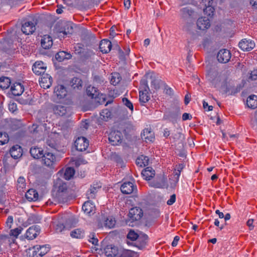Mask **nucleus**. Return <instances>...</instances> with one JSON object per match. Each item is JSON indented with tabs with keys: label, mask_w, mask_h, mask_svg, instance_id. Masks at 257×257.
I'll use <instances>...</instances> for the list:
<instances>
[{
	"label": "nucleus",
	"mask_w": 257,
	"mask_h": 257,
	"mask_svg": "<svg viewBox=\"0 0 257 257\" xmlns=\"http://www.w3.org/2000/svg\"><path fill=\"white\" fill-rule=\"evenodd\" d=\"M246 104L251 109L257 107V96L255 95H250L247 99Z\"/></svg>",
	"instance_id": "obj_38"
},
{
	"label": "nucleus",
	"mask_w": 257,
	"mask_h": 257,
	"mask_svg": "<svg viewBox=\"0 0 257 257\" xmlns=\"http://www.w3.org/2000/svg\"><path fill=\"white\" fill-rule=\"evenodd\" d=\"M180 107L176 106L173 109L168 111V113L165 115V118L175 123L180 118Z\"/></svg>",
	"instance_id": "obj_8"
},
{
	"label": "nucleus",
	"mask_w": 257,
	"mask_h": 257,
	"mask_svg": "<svg viewBox=\"0 0 257 257\" xmlns=\"http://www.w3.org/2000/svg\"><path fill=\"white\" fill-rule=\"evenodd\" d=\"M148 240V235L145 233H141L136 242L134 243V245L140 249H143L147 245Z\"/></svg>",
	"instance_id": "obj_14"
},
{
	"label": "nucleus",
	"mask_w": 257,
	"mask_h": 257,
	"mask_svg": "<svg viewBox=\"0 0 257 257\" xmlns=\"http://www.w3.org/2000/svg\"><path fill=\"white\" fill-rule=\"evenodd\" d=\"M38 193L33 189H29L25 194V197L29 201H36L38 198Z\"/></svg>",
	"instance_id": "obj_37"
},
{
	"label": "nucleus",
	"mask_w": 257,
	"mask_h": 257,
	"mask_svg": "<svg viewBox=\"0 0 257 257\" xmlns=\"http://www.w3.org/2000/svg\"><path fill=\"white\" fill-rule=\"evenodd\" d=\"M140 101L142 105H144L145 103L148 102L150 99L149 91H140Z\"/></svg>",
	"instance_id": "obj_43"
},
{
	"label": "nucleus",
	"mask_w": 257,
	"mask_h": 257,
	"mask_svg": "<svg viewBox=\"0 0 257 257\" xmlns=\"http://www.w3.org/2000/svg\"><path fill=\"white\" fill-rule=\"evenodd\" d=\"M55 189L56 191L53 192L52 196L56 202L64 203L67 200V185L61 179H57L55 183Z\"/></svg>",
	"instance_id": "obj_1"
},
{
	"label": "nucleus",
	"mask_w": 257,
	"mask_h": 257,
	"mask_svg": "<svg viewBox=\"0 0 257 257\" xmlns=\"http://www.w3.org/2000/svg\"><path fill=\"white\" fill-rule=\"evenodd\" d=\"M133 130V125L128 122H121L118 124L117 131L127 136Z\"/></svg>",
	"instance_id": "obj_17"
},
{
	"label": "nucleus",
	"mask_w": 257,
	"mask_h": 257,
	"mask_svg": "<svg viewBox=\"0 0 257 257\" xmlns=\"http://www.w3.org/2000/svg\"><path fill=\"white\" fill-rule=\"evenodd\" d=\"M248 79L250 80H257V70L255 69L251 71L250 73V76Z\"/></svg>",
	"instance_id": "obj_64"
},
{
	"label": "nucleus",
	"mask_w": 257,
	"mask_h": 257,
	"mask_svg": "<svg viewBox=\"0 0 257 257\" xmlns=\"http://www.w3.org/2000/svg\"><path fill=\"white\" fill-rule=\"evenodd\" d=\"M196 25L198 29L205 30L208 29L210 26V21L208 18L201 17L198 19Z\"/></svg>",
	"instance_id": "obj_19"
},
{
	"label": "nucleus",
	"mask_w": 257,
	"mask_h": 257,
	"mask_svg": "<svg viewBox=\"0 0 257 257\" xmlns=\"http://www.w3.org/2000/svg\"><path fill=\"white\" fill-rule=\"evenodd\" d=\"M33 249L35 254H38L41 257L44 256L49 251V247L47 245H36L33 246Z\"/></svg>",
	"instance_id": "obj_27"
},
{
	"label": "nucleus",
	"mask_w": 257,
	"mask_h": 257,
	"mask_svg": "<svg viewBox=\"0 0 257 257\" xmlns=\"http://www.w3.org/2000/svg\"><path fill=\"white\" fill-rule=\"evenodd\" d=\"M42 157V162L46 166L50 167L53 165L56 161L55 152L53 151H46L43 152Z\"/></svg>",
	"instance_id": "obj_3"
},
{
	"label": "nucleus",
	"mask_w": 257,
	"mask_h": 257,
	"mask_svg": "<svg viewBox=\"0 0 257 257\" xmlns=\"http://www.w3.org/2000/svg\"><path fill=\"white\" fill-rule=\"evenodd\" d=\"M141 138L146 142H153L155 139L154 133L151 128H145L141 134Z\"/></svg>",
	"instance_id": "obj_24"
},
{
	"label": "nucleus",
	"mask_w": 257,
	"mask_h": 257,
	"mask_svg": "<svg viewBox=\"0 0 257 257\" xmlns=\"http://www.w3.org/2000/svg\"><path fill=\"white\" fill-rule=\"evenodd\" d=\"M201 4L204 6L203 10L205 14L208 16L213 15L214 9L212 6L213 0H201Z\"/></svg>",
	"instance_id": "obj_15"
},
{
	"label": "nucleus",
	"mask_w": 257,
	"mask_h": 257,
	"mask_svg": "<svg viewBox=\"0 0 257 257\" xmlns=\"http://www.w3.org/2000/svg\"><path fill=\"white\" fill-rule=\"evenodd\" d=\"M241 86L240 84L236 86V87H230V92H228L230 95H234L239 92L241 89Z\"/></svg>",
	"instance_id": "obj_60"
},
{
	"label": "nucleus",
	"mask_w": 257,
	"mask_h": 257,
	"mask_svg": "<svg viewBox=\"0 0 257 257\" xmlns=\"http://www.w3.org/2000/svg\"><path fill=\"white\" fill-rule=\"evenodd\" d=\"M82 81L81 79L74 77L69 82L68 85L70 86L73 89H79L80 87H82Z\"/></svg>",
	"instance_id": "obj_39"
},
{
	"label": "nucleus",
	"mask_w": 257,
	"mask_h": 257,
	"mask_svg": "<svg viewBox=\"0 0 257 257\" xmlns=\"http://www.w3.org/2000/svg\"><path fill=\"white\" fill-rule=\"evenodd\" d=\"M22 230L23 228L22 227L16 228L14 229H12L10 231V233L6 235H9L11 238H13L14 240V238L17 237V236L21 233Z\"/></svg>",
	"instance_id": "obj_49"
},
{
	"label": "nucleus",
	"mask_w": 257,
	"mask_h": 257,
	"mask_svg": "<svg viewBox=\"0 0 257 257\" xmlns=\"http://www.w3.org/2000/svg\"><path fill=\"white\" fill-rule=\"evenodd\" d=\"M11 84V80L7 77H1L0 78V87L5 89L9 87Z\"/></svg>",
	"instance_id": "obj_44"
},
{
	"label": "nucleus",
	"mask_w": 257,
	"mask_h": 257,
	"mask_svg": "<svg viewBox=\"0 0 257 257\" xmlns=\"http://www.w3.org/2000/svg\"><path fill=\"white\" fill-rule=\"evenodd\" d=\"M167 178L164 174H160L154 180L153 186L156 188H167L168 185L167 182Z\"/></svg>",
	"instance_id": "obj_9"
},
{
	"label": "nucleus",
	"mask_w": 257,
	"mask_h": 257,
	"mask_svg": "<svg viewBox=\"0 0 257 257\" xmlns=\"http://www.w3.org/2000/svg\"><path fill=\"white\" fill-rule=\"evenodd\" d=\"M9 140V136L6 133L0 132V145H3L7 143Z\"/></svg>",
	"instance_id": "obj_55"
},
{
	"label": "nucleus",
	"mask_w": 257,
	"mask_h": 257,
	"mask_svg": "<svg viewBox=\"0 0 257 257\" xmlns=\"http://www.w3.org/2000/svg\"><path fill=\"white\" fill-rule=\"evenodd\" d=\"M88 241L94 245H97L98 244V240L94 232L90 233L89 235L88 236Z\"/></svg>",
	"instance_id": "obj_54"
},
{
	"label": "nucleus",
	"mask_w": 257,
	"mask_h": 257,
	"mask_svg": "<svg viewBox=\"0 0 257 257\" xmlns=\"http://www.w3.org/2000/svg\"><path fill=\"white\" fill-rule=\"evenodd\" d=\"M13 242H14V239L11 238L9 235H1L0 251L2 249V247H6L8 245H10Z\"/></svg>",
	"instance_id": "obj_32"
},
{
	"label": "nucleus",
	"mask_w": 257,
	"mask_h": 257,
	"mask_svg": "<svg viewBox=\"0 0 257 257\" xmlns=\"http://www.w3.org/2000/svg\"><path fill=\"white\" fill-rule=\"evenodd\" d=\"M218 87L220 88V90L222 91L224 93H227V92H230L229 88L227 87L226 78L222 79V81L220 83V86Z\"/></svg>",
	"instance_id": "obj_53"
},
{
	"label": "nucleus",
	"mask_w": 257,
	"mask_h": 257,
	"mask_svg": "<svg viewBox=\"0 0 257 257\" xmlns=\"http://www.w3.org/2000/svg\"><path fill=\"white\" fill-rule=\"evenodd\" d=\"M42 75L41 80H40V85L44 88H48L50 87L52 84V78L48 74L43 73Z\"/></svg>",
	"instance_id": "obj_18"
},
{
	"label": "nucleus",
	"mask_w": 257,
	"mask_h": 257,
	"mask_svg": "<svg viewBox=\"0 0 257 257\" xmlns=\"http://www.w3.org/2000/svg\"><path fill=\"white\" fill-rule=\"evenodd\" d=\"M10 128L13 131H16L23 126V123L20 119L12 118L10 119L9 123Z\"/></svg>",
	"instance_id": "obj_36"
},
{
	"label": "nucleus",
	"mask_w": 257,
	"mask_h": 257,
	"mask_svg": "<svg viewBox=\"0 0 257 257\" xmlns=\"http://www.w3.org/2000/svg\"><path fill=\"white\" fill-rule=\"evenodd\" d=\"M10 153L12 158L17 159L22 156L23 150L20 146L16 145L12 147Z\"/></svg>",
	"instance_id": "obj_25"
},
{
	"label": "nucleus",
	"mask_w": 257,
	"mask_h": 257,
	"mask_svg": "<svg viewBox=\"0 0 257 257\" xmlns=\"http://www.w3.org/2000/svg\"><path fill=\"white\" fill-rule=\"evenodd\" d=\"M71 219H69L66 221L65 225L60 222L58 223L55 227L56 231L57 232H61L65 230H69L72 226V224H71Z\"/></svg>",
	"instance_id": "obj_34"
},
{
	"label": "nucleus",
	"mask_w": 257,
	"mask_h": 257,
	"mask_svg": "<svg viewBox=\"0 0 257 257\" xmlns=\"http://www.w3.org/2000/svg\"><path fill=\"white\" fill-rule=\"evenodd\" d=\"M150 77L151 79H152L151 82L152 86L156 90L159 89L160 88L159 81L154 79L152 75H151Z\"/></svg>",
	"instance_id": "obj_62"
},
{
	"label": "nucleus",
	"mask_w": 257,
	"mask_h": 257,
	"mask_svg": "<svg viewBox=\"0 0 257 257\" xmlns=\"http://www.w3.org/2000/svg\"><path fill=\"white\" fill-rule=\"evenodd\" d=\"M53 45L52 38L49 35H44L41 40V46L45 49H49Z\"/></svg>",
	"instance_id": "obj_35"
},
{
	"label": "nucleus",
	"mask_w": 257,
	"mask_h": 257,
	"mask_svg": "<svg viewBox=\"0 0 257 257\" xmlns=\"http://www.w3.org/2000/svg\"><path fill=\"white\" fill-rule=\"evenodd\" d=\"M40 232V228L38 225H33L29 227L26 233V237L28 239L36 238Z\"/></svg>",
	"instance_id": "obj_16"
},
{
	"label": "nucleus",
	"mask_w": 257,
	"mask_h": 257,
	"mask_svg": "<svg viewBox=\"0 0 257 257\" xmlns=\"http://www.w3.org/2000/svg\"><path fill=\"white\" fill-rule=\"evenodd\" d=\"M193 28H195V26L192 21H185V24L183 27V29L185 31L191 34H194L195 33L193 31Z\"/></svg>",
	"instance_id": "obj_52"
},
{
	"label": "nucleus",
	"mask_w": 257,
	"mask_h": 257,
	"mask_svg": "<svg viewBox=\"0 0 257 257\" xmlns=\"http://www.w3.org/2000/svg\"><path fill=\"white\" fill-rule=\"evenodd\" d=\"M231 58L230 52L226 49H222L219 51L217 54V59L219 62L221 63H226L228 62Z\"/></svg>",
	"instance_id": "obj_7"
},
{
	"label": "nucleus",
	"mask_w": 257,
	"mask_h": 257,
	"mask_svg": "<svg viewBox=\"0 0 257 257\" xmlns=\"http://www.w3.org/2000/svg\"><path fill=\"white\" fill-rule=\"evenodd\" d=\"M123 104L128 107L132 111L134 110L133 103L126 98H123L122 99Z\"/></svg>",
	"instance_id": "obj_61"
},
{
	"label": "nucleus",
	"mask_w": 257,
	"mask_h": 257,
	"mask_svg": "<svg viewBox=\"0 0 257 257\" xmlns=\"http://www.w3.org/2000/svg\"><path fill=\"white\" fill-rule=\"evenodd\" d=\"M95 205L90 201L85 202L82 207L84 213L89 215L95 213Z\"/></svg>",
	"instance_id": "obj_26"
},
{
	"label": "nucleus",
	"mask_w": 257,
	"mask_h": 257,
	"mask_svg": "<svg viewBox=\"0 0 257 257\" xmlns=\"http://www.w3.org/2000/svg\"><path fill=\"white\" fill-rule=\"evenodd\" d=\"M37 20H33L32 21H27L24 22L22 26L21 30L23 33L26 35L33 34L36 30V25Z\"/></svg>",
	"instance_id": "obj_5"
},
{
	"label": "nucleus",
	"mask_w": 257,
	"mask_h": 257,
	"mask_svg": "<svg viewBox=\"0 0 257 257\" xmlns=\"http://www.w3.org/2000/svg\"><path fill=\"white\" fill-rule=\"evenodd\" d=\"M149 159L148 157L142 155L136 160V164L141 167H145L149 164Z\"/></svg>",
	"instance_id": "obj_40"
},
{
	"label": "nucleus",
	"mask_w": 257,
	"mask_h": 257,
	"mask_svg": "<svg viewBox=\"0 0 257 257\" xmlns=\"http://www.w3.org/2000/svg\"><path fill=\"white\" fill-rule=\"evenodd\" d=\"M140 234L135 232L134 230H131L127 235V238L131 240H137Z\"/></svg>",
	"instance_id": "obj_58"
},
{
	"label": "nucleus",
	"mask_w": 257,
	"mask_h": 257,
	"mask_svg": "<svg viewBox=\"0 0 257 257\" xmlns=\"http://www.w3.org/2000/svg\"><path fill=\"white\" fill-rule=\"evenodd\" d=\"M120 190L123 194H130L133 193L135 190H137V188L133 183L127 182L123 183L121 185Z\"/></svg>",
	"instance_id": "obj_20"
},
{
	"label": "nucleus",
	"mask_w": 257,
	"mask_h": 257,
	"mask_svg": "<svg viewBox=\"0 0 257 257\" xmlns=\"http://www.w3.org/2000/svg\"><path fill=\"white\" fill-rule=\"evenodd\" d=\"M75 170L72 167H68L66 169L64 174V178L66 180H69L71 179L75 174Z\"/></svg>",
	"instance_id": "obj_46"
},
{
	"label": "nucleus",
	"mask_w": 257,
	"mask_h": 257,
	"mask_svg": "<svg viewBox=\"0 0 257 257\" xmlns=\"http://www.w3.org/2000/svg\"><path fill=\"white\" fill-rule=\"evenodd\" d=\"M43 152L41 148L37 147L32 148L30 151L31 156L35 159L41 158Z\"/></svg>",
	"instance_id": "obj_42"
},
{
	"label": "nucleus",
	"mask_w": 257,
	"mask_h": 257,
	"mask_svg": "<svg viewBox=\"0 0 257 257\" xmlns=\"http://www.w3.org/2000/svg\"><path fill=\"white\" fill-rule=\"evenodd\" d=\"M67 57L66 53L64 51H60L55 55L56 59L59 62H62Z\"/></svg>",
	"instance_id": "obj_56"
},
{
	"label": "nucleus",
	"mask_w": 257,
	"mask_h": 257,
	"mask_svg": "<svg viewBox=\"0 0 257 257\" xmlns=\"http://www.w3.org/2000/svg\"><path fill=\"white\" fill-rule=\"evenodd\" d=\"M41 217L37 214H31L28 219L29 224L38 223L40 222Z\"/></svg>",
	"instance_id": "obj_51"
},
{
	"label": "nucleus",
	"mask_w": 257,
	"mask_h": 257,
	"mask_svg": "<svg viewBox=\"0 0 257 257\" xmlns=\"http://www.w3.org/2000/svg\"><path fill=\"white\" fill-rule=\"evenodd\" d=\"M181 17L185 21H192L194 15V11L189 7H185L180 10Z\"/></svg>",
	"instance_id": "obj_12"
},
{
	"label": "nucleus",
	"mask_w": 257,
	"mask_h": 257,
	"mask_svg": "<svg viewBox=\"0 0 257 257\" xmlns=\"http://www.w3.org/2000/svg\"><path fill=\"white\" fill-rule=\"evenodd\" d=\"M104 226L109 228H112L115 224V220L112 217L104 218Z\"/></svg>",
	"instance_id": "obj_50"
},
{
	"label": "nucleus",
	"mask_w": 257,
	"mask_h": 257,
	"mask_svg": "<svg viewBox=\"0 0 257 257\" xmlns=\"http://www.w3.org/2000/svg\"><path fill=\"white\" fill-rule=\"evenodd\" d=\"M143 215V212L139 207L131 208L129 211L128 216L133 221H138L141 219Z\"/></svg>",
	"instance_id": "obj_13"
},
{
	"label": "nucleus",
	"mask_w": 257,
	"mask_h": 257,
	"mask_svg": "<svg viewBox=\"0 0 257 257\" xmlns=\"http://www.w3.org/2000/svg\"><path fill=\"white\" fill-rule=\"evenodd\" d=\"M111 42L106 39L101 40L99 44V49L102 53L109 52L111 50Z\"/></svg>",
	"instance_id": "obj_29"
},
{
	"label": "nucleus",
	"mask_w": 257,
	"mask_h": 257,
	"mask_svg": "<svg viewBox=\"0 0 257 257\" xmlns=\"http://www.w3.org/2000/svg\"><path fill=\"white\" fill-rule=\"evenodd\" d=\"M12 94L15 96H19L24 90V86L19 82L15 83L11 88Z\"/></svg>",
	"instance_id": "obj_28"
},
{
	"label": "nucleus",
	"mask_w": 257,
	"mask_h": 257,
	"mask_svg": "<svg viewBox=\"0 0 257 257\" xmlns=\"http://www.w3.org/2000/svg\"><path fill=\"white\" fill-rule=\"evenodd\" d=\"M141 87L142 89V91H149L150 88L148 85V81L146 79H143L140 82Z\"/></svg>",
	"instance_id": "obj_59"
},
{
	"label": "nucleus",
	"mask_w": 257,
	"mask_h": 257,
	"mask_svg": "<svg viewBox=\"0 0 257 257\" xmlns=\"http://www.w3.org/2000/svg\"><path fill=\"white\" fill-rule=\"evenodd\" d=\"M74 26V24L71 22H59L56 24L55 29L57 33L67 35L73 33Z\"/></svg>",
	"instance_id": "obj_2"
},
{
	"label": "nucleus",
	"mask_w": 257,
	"mask_h": 257,
	"mask_svg": "<svg viewBox=\"0 0 257 257\" xmlns=\"http://www.w3.org/2000/svg\"><path fill=\"white\" fill-rule=\"evenodd\" d=\"M86 93L89 96H90L92 98H94L96 102L100 103V102L97 100L98 99L99 93L96 88L89 86L86 89Z\"/></svg>",
	"instance_id": "obj_31"
},
{
	"label": "nucleus",
	"mask_w": 257,
	"mask_h": 257,
	"mask_svg": "<svg viewBox=\"0 0 257 257\" xmlns=\"http://www.w3.org/2000/svg\"><path fill=\"white\" fill-rule=\"evenodd\" d=\"M104 253L107 257H114L117 254L118 250L114 245H108L104 248Z\"/></svg>",
	"instance_id": "obj_30"
},
{
	"label": "nucleus",
	"mask_w": 257,
	"mask_h": 257,
	"mask_svg": "<svg viewBox=\"0 0 257 257\" xmlns=\"http://www.w3.org/2000/svg\"><path fill=\"white\" fill-rule=\"evenodd\" d=\"M51 108L55 114L59 116H64L68 113L70 111L69 107L60 104H52Z\"/></svg>",
	"instance_id": "obj_6"
},
{
	"label": "nucleus",
	"mask_w": 257,
	"mask_h": 257,
	"mask_svg": "<svg viewBox=\"0 0 257 257\" xmlns=\"http://www.w3.org/2000/svg\"><path fill=\"white\" fill-rule=\"evenodd\" d=\"M66 88L62 85H58L55 87L54 93L58 99L64 98L67 95Z\"/></svg>",
	"instance_id": "obj_23"
},
{
	"label": "nucleus",
	"mask_w": 257,
	"mask_h": 257,
	"mask_svg": "<svg viewBox=\"0 0 257 257\" xmlns=\"http://www.w3.org/2000/svg\"><path fill=\"white\" fill-rule=\"evenodd\" d=\"M142 174L146 180H150L155 176V171L151 167H147L142 171Z\"/></svg>",
	"instance_id": "obj_41"
},
{
	"label": "nucleus",
	"mask_w": 257,
	"mask_h": 257,
	"mask_svg": "<svg viewBox=\"0 0 257 257\" xmlns=\"http://www.w3.org/2000/svg\"><path fill=\"white\" fill-rule=\"evenodd\" d=\"M74 162H75V165L76 167H78L82 164H85L87 163V162L86 161V160L81 158H77V159H76L74 161Z\"/></svg>",
	"instance_id": "obj_63"
},
{
	"label": "nucleus",
	"mask_w": 257,
	"mask_h": 257,
	"mask_svg": "<svg viewBox=\"0 0 257 257\" xmlns=\"http://www.w3.org/2000/svg\"><path fill=\"white\" fill-rule=\"evenodd\" d=\"M208 79L211 82L215 87H218L223 79H225L224 76L219 74L217 72L210 71L208 74Z\"/></svg>",
	"instance_id": "obj_4"
},
{
	"label": "nucleus",
	"mask_w": 257,
	"mask_h": 257,
	"mask_svg": "<svg viewBox=\"0 0 257 257\" xmlns=\"http://www.w3.org/2000/svg\"><path fill=\"white\" fill-rule=\"evenodd\" d=\"M74 52L76 54L80 55L83 53L84 50V45L81 44H77L75 46H74Z\"/></svg>",
	"instance_id": "obj_57"
},
{
	"label": "nucleus",
	"mask_w": 257,
	"mask_h": 257,
	"mask_svg": "<svg viewBox=\"0 0 257 257\" xmlns=\"http://www.w3.org/2000/svg\"><path fill=\"white\" fill-rule=\"evenodd\" d=\"M108 140L112 145L115 146L121 143L122 136L117 130L113 131L109 134Z\"/></svg>",
	"instance_id": "obj_10"
},
{
	"label": "nucleus",
	"mask_w": 257,
	"mask_h": 257,
	"mask_svg": "<svg viewBox=\"0 0 257 257\" xmlns=\"http://www.w3.org/2000/svg\"><path fill=\"white\" fill-rule=\"evenodd\" d=\"M100 118L104 121H107L111 117V112L108 109H103L100 113Z\"/></svg>",
	"instance_id": "obj_48"
},
{
	"label": "nucleus",
	"mask_w": 257,
	"mask_h": 257,
	"mask_svg": "<svg viewBox=\"0 0 257 257\" xmlns=\"http://www.w3.org/2000/svg\"><path fill=\"white\" fill-rule=\"evenodd\" d=\"M88 145V140L83 137H78L75 142V147L76 150L80 152L86 150Z\"/></svg>",
	"instance_id": "obj_11"
},
{
	"label": "nucleus",
	"mask_w": 257,
	"mask_h": 257,
	"mask_svg": "<svg viewBox=\"0 0 257 257\" xmlns=\"http://www.w3.org/2000/svg\"><path fill=\"white\" fill-rule=\"evenodd\" d=\"M121 77L119 73L114 72L111 74L110 83L113 85H116L121 81Z\"/></svg>",
	"instance_id": "obj_45"
},
{
	"label": "nucleus",
	"mask_w": 257,
	"mask_h": 257,
	"mask_svg": "<svg viewBox=\"0 0 257 257\" xmlns=\"http://www.w3.org/2000/svg\"><path fill=\"white\" fill-rule=\"evenodd\" d=\"M46 66L42 61L36 62L33 66L32 70L36 74L40 75L45 73Z\"/></svg>",
	"instance_id": "obj_21"
},
{
	"label": "nucleus",
	"mask_w": 257,
	"mask_h": 257,
	"mask_svg": "<svg viewBox=\"0 0 257 257\" xmlns=\"http://www.w3.org/2000/svg\"><path fill=\"white\" fill-rule=\"evenodd\" d=\"M84 231L81 229H76L72 231L70 235L72 237L76 238H81L83 237Z\"/></svg>",
	"instance_id": "obj_47"
},
{
	"label": "nucleus",
	"mask_w": 257,
	"mask_h": 257,
	"mask_svg": "<svg viewBox=\"0 0 257 257\" xmlns=\"http://www.w3.org/2000/svg\"><path fill=\"white\" fill-rule=\"evenodd\" d=\"M239 48L243 51H249L252 50L255 46L254 43L251 41L246 39L242 40L239 43Z\"/></svg>",
	"instance_id": "obj_22"
},
{
	"label": "nucleus",
	"mask_w": 257,
	"mask_h": 257,
	"mask_svg": "<svg viewBox=\"0 0 257 257\" xmlns=\"http://www.w3.org/2000/svg\"><path fill=\"white\" fill-rule=\"evenodd\" d=\"M101 188V185L98 183L90 186L89 191L87 193L88 199H93L95 197L96 193Z\"/></svg>",
	"instance_id": "obj_33"
}]
</instances>
